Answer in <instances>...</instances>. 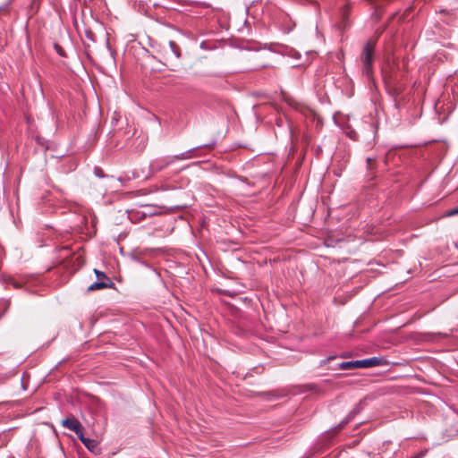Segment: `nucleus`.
Segmentation results:
<instances>
[{
    "label": "nucleus",
    "mask_w": 458,
    "mask_h": 458,
    "mask_svg": "<svg viewBox=\"0 0 458 458\" xmlns=\"http://www.w3.org/2000/svg\"><path fill=\"white\" fill-rule=\"evenodd\" d=\"M375 44L372 41H369L363 48L360 58L363 64V72L369 76L372 72V60L374 55Z\"/></svg>",
    "instance_id": "nucleus-1"
},
{
    "label": "nucleus",
    "mask_w": 458,
    "mask_h": 458,
    "mask_svg": "<svg viewBox=\"0 0 458 458\" xmlns=\"http://www.w3.org/2000/svg\"><path fill=\"white\" fill-rule=\"evenodd\" d=\"M94 272L97 276L98 281L91 284L89 286L88 291L92 292L100 289L111 288L114 285V283L104 272L98 269H94Z\"/></svg>",
    "instance_id": "nucleus-2"
},
{
    "label": "nucleus",
    "mask_w": 458,
    "mask_h": 458,
    "mask_svg": "<svg viewBox=\"0 0 458 458\" xmlns=\"http://www.w3.org/2000/svg\"><path fill=\"white\" fill-rule=\"evenodd\" d=\"M62 425L73 431L78 437L83 433L81 422L75 418H67L63 420Z\"/></svg>",
    "instance_id": "nucleus-3"
},
{
    "label": "nucleus",
    "mask_w": 458,
    "mask_h": 458,
    "mask_svg": "<svg viewBox=\"0 0 458 458\" xmlns=\"http://www.w3.org/2000/svg\"><path fill=\"white\" fill-rule=\"evenodd\" d=\"M193 151H194V149H190V150L182 152V153H181L179 155H175V156L170 157L168 160L165 161L164 164L161 165H158V166H154L153 165V169H155V170H161L162 168H164L165 166H167L168 165L172 164L175 160L190 159V158H191L193 157L192 156Z\"/></svg>",
    "instance_id": "nucleus-4"
},
{
    "label": "nucleus",
    "mask_w": 458,
    "mask_h": 458,
    "mask_svg": "<svg viewBox=\"0 0 458 458\" xmlns=\"http://www.w3.org/2000/svg\"><path fill=\"white\" fill-rule=\"evenodd\" d=\"M358 361V368H372L380 364V360L377 357L364 359Z\"/></svg>",
    "instance_id": "nucleus-5"
},
{
    "label": "nucleus",
    "mask_w": 458,
    "mask_h": 458,
    "mask_svg": "<svg viewBox=\"0 0 458 458\" xmlns=\"http://www.w3.org/2000/svg\"><path fill=\"white\" fill-rule=\"evenodd\" d=\"M79 439L90 451H95L98 447V442L93 439L85 437L83 433L79 437Z\"/></svg>",
    "instance_id": "nucleus-6"
},
{
    "label": "nucleus",
    "mask_w": 458,
    "mask_h": 458,
    "mask_svg": "<svg viewBox=\"0 0 458 458\" xmlns=\"http://www.w3.org/2000/svg\"><path fill=\"white\" fill-rule=\"evenodd\" d=\"M338 368L343 370L358 369V361H344L339 364Z\"/></svg>",
    "instance_id": "nucleus-7"
},
{
    "label": "nucleus",
    "mask_w": 458,
    "mask_h": 458,
    "mask_svg": "<svg viewBox=\"0 0 458 458\" xmlns=\"http://www.w3.org/2000/svg\"><path fill=\"white\" fill-rule=\"evenodd\" d=\"M362 409H363V402L360 401L358 404L355 405V407L352 409V411L349 413V415H348L349 420H352Z\"/></svg>",
    "instance_id": "nucleus-8"
},
{
    "label": "nucleus",
    "mask_w": 458,
    "mask_h": 458,
    "mask_svg": "<svg viewBox=\"0 0 458 458\" xmlns=\"http://www.w3.org/2000/svg\"><path fill=\"white\" fill-rule=\"evenodd\" d=\"M95 174H96V175H97V176H98V177L103 176V172H102V170H101V169H99V168H96V169H95Z\"/></svg>",
    "instance_id": "nucleus-9"
},
{
    "label": "nucleus",
    "mask_w": 458,
    "mask_h": 458,
    "mask_svg": "<svg viewBox=\"0 0 458 458\" xmlns=\"http://www.w3.org/2000/svg\"><path fill=\"white\" fill-rule=\"evenodd\" d=\"M448 215L449 216L458 215V208L450 210Z\"/></svg>",
    "instance_id": "nucleus-10"
},
{
    "label": "nucleus",
    "mask_w": 458,
    "mask_h": 458,
    "mask_svg": "<svg viewBox=\"0 0 458 458\" xmlns=\"http://www.w3.org/2000/svg\"><path fill=\"white\" fill-rule=\"evenodd\" d=\"M169 45L171 46V47H174L175 46V44L173 41H170Z\"/></svg>",
    "instance_id": "nucleus-11"
},
{
    "label": "nucleus",
    "mask_w": 458,
    "mask_h": 458,
    "mask_svg": "<svg viewBox=\"0 0 458 458\" xmlns=\"http://www.w3.org/2000/svg\"><path fill=\"white\" fill-rule=\"evenodd\" d=\"M331 359H333V357L327 358V360H323V363H326L327 361L330 360Z\"/></svg>",
    "instance_id": "nucleus-12"
},
{
    "label": "nucleus",
    "mask_w": 458,
    "mask_h": 458,
    "mask_svg": "<svg viewBox=\"0 0 458 458\" xmlns=\"http://www.w3.org/2000/svg\"><path fill=\"white\" fill-rule=\"evenodd\" d=\"M349 420H350L349 417H347V420H345V423H348Z\"/></svg>",
    "instance_id": "nucleus-13"
}]
</instances>
